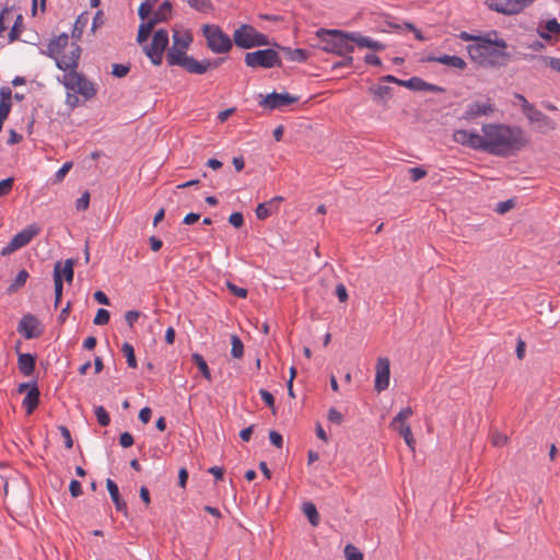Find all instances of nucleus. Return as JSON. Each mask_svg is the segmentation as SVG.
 Instances as JSON below:
<instances>
[{
  "mask_svg": "<svg viewBox=\"0 0 560 560\" xmlns=\"http://www.w3.org/2000/svg\"><path fill=\"white\" fill-rule=\"evenodd\" d=\"M485 137L483 152L506 156L520 147V131L504 125L487 124L482 126Z\"/></svg>",
  "mask_w": 560,
  "mask_h": 560,
  "instance_id": "nucleus-1",
  "label": "nucleus"
},
{
  "mask_svg": "<svg viewBox=\"0 0 560 560\" xmlns=\"http://www.w3.org/2000/svg\"><path fill=\"white\" fill-rule=\"evenodd\" d=\"M491 34L478 37L477 43L467 46L471 60L482 67L502 66L505 63L508 54L506 44L503 39H491Z\"/></svg>",
  "mask_w": 560,
  "mask_h": 560,
  "instance_id": "nucleus-2",
  "label": "nucleus"
},
{
  "mask_svg": "<svg viewBox=\"0 0 560 560\" xmlns=\"http://www.w3.org/2000/svg\"><path fill=\"white\" fill-rule=\"evenodd\" d=\"M79 61L78 52L70 56L68 62L61 60V65H59V70L63 71L61 82L67 90L90 100L96 95L97 90L92 81L88 80L83 73L77 71Z\"/></svg>",
  "mask_w": 560,
  "mask_h": 560,
  "instance_id": "nucleus-3",
  "label": "nucleus"
},
{
  "mask_svg": "<svg viewBox=\"0 0 560 560\" xmlns=\"http://www.w3.org/2000/svg\"><path fill=\"white\" fill-rule=\"evenodd\" d=\"M317 36L324 45L323 49L327 52L343 56L354 51L353 43L350 39L352 32L320 28Z\"/></svg>",
  "mask_w": 560,
  "mask_h": 560,
  "instance_id": "nucleus-4",
  "label": "nucleus"
},
{
  "mask_svg": "<svg viewBox=\"0 0 560 560\" xmlns=\"http://www.w3.org/2000/svg\"><path fill=\"white\" fill-rule=\"evenodd\" d=\"M69 46V36L67 33H61L59 36L54 37L49 40L47 45L46 55L54 59L57 68L59 69V65H61V60L68 62L70 56L75 55L78 52V59L81 57L82 49L78 45V43H71L69 50L66 49Z\"/></svg>",
  "mask_w": 560,
  "mask_h": 560,
  "instance_id": "nucleus-5",
  "label": "nucleus"
},
{
  "mask_svg": "<svg viewBox=\"0 0 560 560\" xmlns=\"http://www.w3.org/2000/svg\"><path fill=\"white\" fill-rule=\"evenodd\" d=\"M233 44L241 49H252L268 46L269 38L267 35L257 31L253 25L242 24L234 30Z\"/></svg>",
  "mask_w": 560,
  "mask_h": 560,
  "instance_id": "nucleus-6",
  "label": "nucleus"
},
{
  "mask_svg": "<svg viewBox=\"0 0 560 560\" xmlns=\"http://www.w3.org/2000/svg\"><path fill=\"white\" fill-rule=\"evenodd\" d=\"M202 35L206 38L207 47L217 55L228 54L233 47L231 38L223 30L214 24H205Z\"/></svg>",
  "mask_w": 560,
  "mask_h": 560,
  "instance_id": "nucleus-7",
  "label": "nucleus"
},
{
  "mask_svg": "<svg viewBox=\"0 0 560 560\" xmlns=\"http://www.w3.org/2000/svg\"><path fill=\"white\" fill-rule=\"evenodd\" d=\"M244 62L252 69H271L282 67L281 57L273 48H265L246 52L244 55Z\"/></svg>",
  "mask_w": 560,
  "mask_h": 560,
  "instance_id": "nucleus-8",
  "label": "nucleus"
},
{
  "mask_svg": "<svg viewBox=\"0 0 560 560\" xmlns=\"http://www.w3.org/2000/svg\"><path fill=\"white\" fill-rule=\"evenodd\" d=\"M167 45L168 32L164 28H160L153 34L152 42L149 45H145L143 50L154 66H160Z\"/></svg>",
  "mask_w": 560,
  "mask_h": 560,
  "instance_id": "nucleus-9",
  "label": "nucleus"
},
{
  "mask_svg": "<svg viewBox=\"0 0 560 560\" xmlns=\"http://www.w3.org/2000/svg\"><path fill=\"white\" fill-rule=\"evenodd\" d=\"M40 229L37 224L33 223L25 226L22 231L18 232L12 240L1 250L3 256L10 255L13 252L26 246L38 233Z\"/></svg>",
  "mask_w": 560,
  "mask_h": 560,
  "instance_id": "nucleus-10",
  "label": "nucleus"
},
{
  "mask_svg": "<svg viewBox=\"0 0 560 560\" xmlns=\"http://www.w3.org/2000/svg\"><path fill=\"white\" fill-rule=\"evenodd\" d=\"M190 43L191 36L189 34L182 36L180 34L175 33L173 35V45L166 54L167 65L171 67L178 66V62H173L175 57L179 59L188 58L189 56L186 54V50L188 49Z\"/></svg>",
  "mask_w": 560,
  "mask_h": 560,
  "instance_id": "nucleus-11",
  "label": "nucleus"
},
{
  "mask_svg": "<svg viewBox=\"0 0 560 560\" xmlns=\"http://www.w3.org/2000/svg\"><path fill=\"white\" fill-rule=\"evenodd\" d=\"M299 101V96H293L288 92L284 93H278L273 91L270 94H267L262 101L259 102V105H261L265 108H268L270 110L273 109H281L283 107H287L295 102Z\"/></svg>",
  "mask_w": 560,
  "mask_h": 560,
  "instance_id": "nucleus-12",
  "label": "nucleus"
},
{
  "mask_svg": "<svg viewBox=\"0 0 560 560\" xmlns=\"http://www.w3.org/2000/svg\"><path fill=\"white\" fill-rule=\"evenodd\" d=\"M453 139L456 143L468 147L474 150L483 151L485 137L479 135L477 131H468L465 129L456 130L453 135Z\"/></svg>",
  "mask_w": 560,
  "mask_h": 560,
  "instance_id": "nucleus-13",
  "label": "nucleus"
},
{
  "mask_svg": "<svg viewBox=\"0 0 560 560\" xmlns=\"http://www.w3.org/2000/svg\"><path fill=\"white\" fill-rule=\"evenodd\" d=\"M486 4L492 11L512 15L525 8V0H486Z\"/></svg>",
  "mask_w": 560,
  "mask_h": 560,
  "instance_id": "nucleus-14",
  "label": "nucleus"
},
{
  "mask_svg": "<svg viewBox=\"0 0 560 560\" xmlns=\"http://www.w3.org/2000/svg\"><path fill=\"white\" fill-rule=\"evenodd\" d=\"M390 363L387 358H378L375 366L374 388L377 393L384 392L389 386Z\"/></svg>",
  "mask_w": 560,
  "mask_h": 560,
  "instance_id": "nucleus-15",
  "label": "nucleus"
},
{
  "mask_svg": "<svg viewBox=\"0 0 560 560\" xmlns=\"http://www.w3.org/2000/svg\"><path fill=\"white\" fill-rule=\"evenodd\" d=\"M18 331L25 339H34L42 335L40 323L38 318L32 314L23 315L18 325Z\"/></svg>",
  "mask_w": 560,
  "mask_h": 560,
  "instance_id": "nucleus-16",
  "label": "nucleus"
},
{
  "mask_svg": "<svg viewBox=\"0 0 560 560\" xmlns=\"http://www.w3.org/2000/svg\"><path fill=\"white\" fill-rule=\"evenodd\" d=\"M493 112V106L489 101H474L469 103L462 116L465 120H472L481 116H487Z\"/></svg>",
  "mask_w": 560,
  "mask_h": 560,
  "instance_id": "nucleus-17",
  "label": "nucleus"
},
{
  "mask_svg": "<svg viewBox=\"0 0 560 560\" xmlns=\"http://www.w3.org/2000/svg\"><path fill=\"white\" fill-rule=\"evenodd\" d=\"M173 62H178V66L184 68L188 73L203 74L207 72L206 59L199 61L192 56L183 59L175 57Z\"/></svg>",
  "mask_w": 560,
  "mask_h": 560,
  "instance_id": "nucleus-18",
  "label": "nucleus"
},
{
  "mask_svg": "<svg viewBox=\"0 0 560 560\" xmlns=\"http://www.w3.org/2000/svg\"><path fill=\"white\" fill-rule=\"evenodd\" d=\"M351 42L360 48H369L373 51H382L386 46L372 37L362 35L360 32H352Z\"/></svg>",
  "mask_w": 560,
  "mask_h": 560,
  "instance_id": "nucleus-19",
  "label": "nucleus"
},
{
  "mask_svg": "<svg viewBox=\"0 0 560 560\" xmlns=\"http://www.w3.org/2000/svg\"><path fill=\"white\" fill-rule=\"evenodd\" d=\"M427 61L429 62H438V63H442V65H445V66H448V67H452V68H457V69H464L466 67V62L463 58L458 57V56H451V55H442V56H439V57H435V56H429L427 58Z\"/></svg>",
  "mask_w": 560,
  "mask_h": 560,
  "instance_id": "nucleus-20",
  "label": "nucleus"
},
{
  "mask_svg": "<svg viewBox=\"0 0 560 560\" xmlns=\"http://www.w3.org/2000/svg\"><path fill=\"white\" fill-rule=\"evenodd\" d=\"M106 488L109 492L110 499L113 503L115 504V508L119 512L127 513V504L126 502L120 498L118 486L116 482L112 479L106 480Z\"/></svg>",
  "mask_w": 560,
  "mask_h": 560,
  "instance_id": "nucleus-21",
  "label": "nucleus"
},
{
  "mask_svg": "<svg viewBox=\"0 0 560 560\" xmlns=\"http://www.w3.org/2000/svg\"><path fill=\"white\" fill-rule=\"evenodd\" d=\"M18 366L24 376H30L35 370V357L31 353H20L18 357Z\"/></svg>",
  "mask_w": 560,
  "mask_h": 560,
  "instance_id": "nucleus-22",
  "label": "nucleus"
},
{
  "mask_svg": "<svg viewBox=\"0 0 560 560\" xmlns=\"http://www.w3.org/2000/svg\"><path fill=\"white\" fill-rule=\"evenodd\" d=\"M89 22H90V14L86 11L79 14L78 18L75 19L73 28L71 32V36L75 40V43L81 39L82 34H83L85 27L88 26Z\"/></svg>",
  "mask_w": 560,
  "mask_h": 560,
  "instance_id": "nucleus-23",
  "label": "nucleus"
},
{
  "mask_svg": "<svg viewBox=\"0 0 560 560\" xmlns=\"http://www.w3.org/2000/svg\"><path fill=\"white\" fill-rule=\"evenodd\" d=\"M39 402V390L37 386H32V388L27 392L26 396L23 399V407L26 410L27 415H31Z\"/></svg>",
  "mask_w": 560,
  "mask_h": 560,
  "instance_id": "nucleus-24",
  "label": "nucleus"
},
{
  "mask_svg": "<svg viewBox=\"0 0 560 560\" xmlns=\"http://www.w3.org/2000/svg\"><path fill=\"white\" fill-rule=\"evenodd\" d=\"M527 120L540 122L542 127L552 129L553 122L539 110L535 109L533 105L527 102Z\"/></svg>",
  "mask_w": 560,
  "mask_h": 560,
  "instance_id": "nucleus-25",
  "label": "nucleus"
},
{
  "mask_svg": "<svg viewBox=\"0 0 560 560\" xmlns=\"http://www.w3.org/2000/svg\"><path fill=\"white\" fill-rule=\"evenodd\" d=\"M413 410L411 407L401 408L400 411L390 421V428L395 431L401 429V427H410L406 423V420L411 417Z\"/></svg>",
  "mask_w": 560,
  "mask_h": 560,
  "instance_id": "nucleus-26",
  "label": "nucleus"
},
{
  "mask_svg": "<svg viewBox=\"0 0 560 560\" xmlns=\"http://www.w3.org/2000/svg\"><path fill=\"white\" fill-rule=\"evenodd\" d=\"M290 61L304 62L308 58V51L302 48H290L284 46H278Z\"/></svg>",
  "mask_w": 560,
  "mask_h": 560,
  "instance_id": "nucleus-27",
  "label": "nucleus"
},
{
  "mask_svg": "<svg viewBox=\"0 0 560 560\" xmlns=\"http://www.w3.org/2000/svg\"><path fill=\"white\" fill-rule=\"evenodd\" d=\"M54 284H55V306L57 307L62 296V279L60 276V261L54 268Z\"/></svg>",
  "mask_w": 560,
  "mask_h": 560,
  "instance_id": "nucleus-28",
  "label": "nucleus"
},
{
  "mask_svg": "<svg viewBox=\"0 0 560 560\" xmlns=\"http://www.w3.org/2000/svg\"><path fill=\"white\" fill-rule=\"evenodd\" d=\"M158 23H159V19L158 20H149L148 22H142L139 25L138 35H137V42L139 44H141L144 40H147V38L149 37L152 28Z\"/></svg>",
  "mask_w": 560,
  "mask_h": 560,
  "instance_id": "nucleus-29",
  "label": "nucleus"
},
{
  "mask_svg": "<svg viewBox=\"0 0 560 560\" xmlns=\"http://www.w3.org/2000/svg\"><path fill=\"white\" fill-rule=\"evenodd\" d=\"M302 511L313 526L318 525L319 514H318L317 509L314 503L304 502L302 505Z\"/></svg>",
  "mask_w": 560,
  "mask_h": 560,
  "instance_id": "nucleus-30",
  "label": "nucleus"
},
{
  "mask_svg": "<svg viewBox=\"0 0 560 560\" xmlns=\"http://www.w3.org/2000/svg\"><path fill=\"white\" fill-rule=\"evenodd\" d=\"M191 360L196 364V366L199 369L201 375L206 380L211 381V372H210V369H209L206 360L203 359V357L199 353H192Z\"/></svg>",
  "mask_w": 560,
  "mask_h": 560,
  "instance_id": "nucleus-31",
  "label": "nucleus"
},
{
  "mask_svg": "<svg viewBox=\"0 0 560 560\" xmlns=\"http://www.w3.org/2000/svg\"><path fill=\"white\" fill-rule=\"evenodd\" d=\"M172 11V3L168 0H165L159 9L153 13L150 20H158L159 23L164 22L168 19Z\"/></svg>",
  "mask_w": 560,
  "mask_h": 560,
  "instance_id": "nucleus-32",
  "label": "nucleus"
},
{
  "mask_svg": "<svg viewBox=\"0 0 560 560\" xmlns=\"http://www.w3.org/2000/svg\"><path fill=\"white\" fill-rule=\"evenodd\" d=\"M28 277H30V275L25 269L20 270L18 272L15 279L8 287V292L13 293V292L18 291L20 288H22L26 283Z\"/></svg>",
  "mask_w": 560,
  "mask_h": 560,
  "instance_id": "nucleus-33",
  "label": "nucleus"
},
{
  "mask_svg": "<svg viewBox=\"0 0 560 560\" xmlns=\"http://www.w3.org/2000/svg\"><path fill=\"white\" fill-rule=\"evenodd\" d=\"M121 351L127 359L128 366L131 369H136L137 368V359L135 355L133 346L126 341L121 346Z\"/></svg>",
  "mask_w": 560,
  "mask_h": 560,
  "instance_id": "nucleus-34",
  "label": "nucleus"
},
{
  "mask_svg": "<svg viewBox=\"0 0 560 560\" xmlns=\"http://www.w3.org/2000/svg\"><path fill=\"white\" fill-rule=\"evenodd\" d=\"M375 98L388 100L390 97L392 88L388 85L378 84L370 89Z\"/></svg>",
  "mask_w": 560,
  "mask_h": 560,
  "instance_id": "nucleus-35",
  "label": "nucleus"
},
{
  "mask_svg": "<svg viewBox=\"0 0 560 560\" xmlns=\"http://www.w3.org/2000/svg\"><path fill=\"white\" fill-rule=\"evenodd\" d=\"M231 345H232V349H231L232 357L235 359L242 358L244 354V346H243V342L240 339V337L236 335H232Z\"/></svg>",
  "mask_w": 560,
  "mask_h": 560,
  "instance_id": "nucleus-36",
  "label": "nucleus"
},
{
  "mask_svg": "<svg viewBox=\"0 0 560 560\" xmlns=\"http://www.w3.org/2000/svg\"><path fill=\"white\" fill-rule=\"evenodd\" d=\"M94 415L100 425L107 427L110 423V417L103 406H95Z\"/></svg>",
  "mask_w": 560,
  "mask_h": 560,
  "instance_id": "nucleus-37",
  "label": "nucleus"
},
{
  "mask_svg": "<svg viewBox=\"0 0 560 560\" xmlns=\"http://www.w3.org/2000/svg\"><path fill=\"white\" fill-rule=\"evenodd\" d=\"M60 276L63 277L66 281L71 282L73 279V260L67 259L63 266L60 264Z\"/></svg>",
  "mask_w": 560,
  "mask_h": 560,
  "instance_id": "nucleus-38",
  "label": "nucleus"
},
{
  "mask_svg": "<svg viewBox=\"0 0 560 560\" xmlns=\"http://www.w3.org/2000/svg\"><path fill=\"white\" fill-rule=\"evenodd\" d=\"M422 84H423V80L418 77H412L408 80H402L401 82H399L400 86L408 88L412 91H421Z\"/></svg>",
  "mask_w": 560,
  "mask_h": 560,
  "instance_id": "nucleus-39",
  "label": "nucleus"
},
{
  "mask_svg": "<svg viewBox=\"0 0 560 560\" xmlns=\"http://www.w3.org/2000/svg\"><path fill=\"white\" fill-rule=\"evenodd\" d=\"M272 211L273 210L268 202H261L257 206L255 213L257 219L266 220L268 217L271 215Z\"/></svg>",
  "mask_w": 560,
  "mask_h": 560,
  "instance_id": "nucleus-40",
  "label": "nucleus"
},
{
  "mask_svg": "<svg viewBox=\"0 0 560 560\" xmlns=\"http://www.w3.org/2000/svg\"><path fill=\"white\" fill-rule=\"evenodd\" d=\"M188 4L199 12H208L212 9L210 0H187Z\"/></svg>",
  "mask_w": 560,
  "mask_h": 560,
  "instance_id": "nucleus-41",
  "label": "nucleus"
},
{
  "mask_svg": "<svg viewBox=\"0 0 560 560\" xmlns=\"http://www.w3.org/2000/svg\"><path fill=\"white\" fill-rule=\"evenodd\" d=\"M545 30L546 32H550L552 37L555 39L560 37V23L557 21V19H551L545 23Z\"/></svg>",
  "mask_w": 560,
  "mask_h": 560,
  "instance_id": "nucleus-42",
  "label": "nucleus"
},
{
  "mask_svg": "<svg viewBox=\"0 0 560 560\" xmlns=\"http://www.w3.org/2000/svg\"><path fill=\"white\" fill-rule=\"evenodd\" d=\"M345 556L347 560H363L362 552L351 544L346 546Z\"/></svg>",
  "mask_w": 560,
  "mask_h": 560,
  "instance_id": "nucleus-43",
  "label": "nucleus"
},
{
  "mask_svg": "<svg viewBox=\"0 0 560 560\" xmlns=\"http://www.w3.org/2000/svg\"><path fill=\"white\" fill-rule=\"evenodd\" d=\"M110 314L105 308H98L96 315L93 319V323L97 326L106 325L109 322Z\"/></svg>",
  "mask_w": 560,
  "mask_h": 560,
  "instance_id": "nucleus-44",
  "label": "nucleus"
},
{
  "mask_svg": "<svg viewBox=\"0 0 560 560\" xmlns=\"http://www.w3.org/2000/svg\"><path fill=\"white\" fill-rule=\"evenodd\" d=\"M130 71V65H124V63H114L112 69V74L116 78H124L126 77Z\"/></svg>",
  "mask_w": 560,
  "mask_h": 560,
  "instance_id": "nucleus-45",
  "label": "nucleus"
},
{
  "mask_svg": "<svg viewBox=\"0 0 560 560\" xmlns=\"http://www.w3.org/2000/svg\"><path fill=\"white\" fill-rule=\"evenodd\" d=\"M397 432L404 438L406 444L410 448H413L415 439H413V435L411 432V428L410 427H401V429L397 430Z\"/></svg>",
  "mask_w": 560,
  "mask_h": 560,
  "instance_id": "nucleus-46",
  "label": "nucleus"
},
{
  "mask_svg": "<svg viewBox=\"0 0 560 560\" xmlns=\"http://www.w3.org/2000/svg\"><path fill=\"white\" fill-rule=\"evenodd\" d=\"M226 288L229 289V291L231 293H233L235 296H237L240 299H245L248 294V291L245 288L237 287L236 284H234L231 281L226 282Z\"/></svg>",
  "mask_w": 560,
  "mask_h": 560,
  "instance_id": "nucleus-47",
  "label": "nucleus"
},
{
  "mask_svg": "<svg viewBox=\"0 0 560 560\" xmlns=\"http://www.w3.org/2000/svg\"><path fill=\"white\" fill-rule=\"evenodd\" d=\"M22 15L19 14L14 21V24L13 26L11 27V31L9 33V42H14L15 39H18L19 35H20V30L19 27L22 25Z\"/></svg>",
  "mask_w": 560,
  "mask_h": 560,
  "instance_id": "nucleus-48",
  "label": "nucleus"
},
{
  "mask_svg": "<svg viewBox=\"0 0 560 560\" xmlns=\"http://www.w3.org/2000/svg\"><path fill=\"white\" fill-rule=\"evenodd\" d=\"M327 418L328 420L331 422V423H335V424H341L342 421H343V416L340 411H338L336 408L331 407L329 408L328 410V415H327Z\"/></svg>",
  "mask_w": 560,
  "mask_h": 560,
  "instance_id": "nucleus-49",
  "label": "nucleus"
},
{
  "mask_svg": "<svg viewBox=\"0 0 560 560\" xmlns=\"http://www.w3.org/2000/svg\"><path fill=\"white\" fill-rule=\"evenodd\" d=\"M515 206L514 199H508L501 202H498L495 206V211L500 214H503L511 210Z\"/></svg>",
  "mask_w": 560,
  "mask_h": 560,
  "instance_id": "nucleus-50",
  "label": "nucleus"
},
{
  "mask_svg": "<svg viewBox=\"0 0 560 560\" xmlns=\"http://www.w3.org/2000/svg\"><path fill=\"white\" fill-rule=\"evenodd\" d=\"M11 107L12 104L0 102V132L2 131L4 120L10 114Z\"/></svg>",
  "mask_w": 560,
  "mask_h": 560,
  "instance_id": "nucleus-51",
  "label": "nucleus"
},
{
  "mask_svg": "<svg viewBox=\"0 0 560 560\" xmlns=\"http://www.w3.org/2000/svg\"><path fill=\"white\" fill-rule=\"evenodd\" d=\"M59 431H60L61 436L63 438L65 446L67 448H71L73 446V440L71 438V433H70L69 429L65 425H60Z\"/></svg>",
  "mask_w": 560,
  "mask_h": 560,
  "instance_id": "nucleus-52",
  "label": "nucleus"
},
{
  "mask_svg": "<svg viewBox=\"0 0 560 560\" xmlns=\"http://www.w3.org/2000/svg\"><path fill=\"white\" fill-rule=\"evenodd\" d=\"M89 203H90V194L88 191H85L78 200H77V203H75V208L78 211H84L88 209L89 207Z\"/></svg>",
  "mask_w": 560,
  "mask_h": 560,
  "instance_id": "nucleus-53",
  "label": "nucleus"
},
{
  "mask_svg": "<svg viewBox=\"0 0 560 560\" xmlns=\"http://www.w3.org/2000/svg\"><path fill=\"white\" fill-rule=\"evenodd\" d=\"M259 396L268 407H270V408L275 407V397L270 392H268L267 389L260 388Z\"/></svg>",
  "mask_w": 560,
  "mask_h": 560,
  "instance_id": "nucleus-54",
  "label": "nucleus"
},
{
  "mask_svg": "<svg viewBox=\"0 0 560 560\" xmlns=\"http://www.w3.org/2000/svg\"><path fill=\"white\" fill-rule=\"evenodd\" d=\"M229 223L231 225H233L234 228H236V229L243 226V224H244V217H243V214L241 212H233L229 217Z\"/></svg>",
  "mask_w": 560,
  "mask_h": 560,
  "instance_id": "nucleus-55",
  "label": "nucleus"
},
{
  "mask_svg": "<svg viewBox=\"0 0 560 560\" xmlns=\"http://www.w3.org/2000/svg\"><path fill=\"white\" fill-rule=\"evenodd\" d=\"M409 175L412 182H418L427 175V171L422 167H411L409 168Z\"/></svg>",
  "mask_w": 560,
  "mask_h": 560,
  "instance_id": "nucleus-56",
  "label": "nucleus"
},
{
  "mask_svg": "<svg viewBox=\"0 0 560 560\" xmlns=\"http://www.w3.org/2000/svg\"><path fill=\"white\" fill-rule=\"evenodd\" d=\"M72 162H66L56 172L55 179L56 182H61L67 173L71 170Z\"/></svg>",
  "mask_w": 560,
  "mask_h": 560,
  "instance_id": "nucleus-57",
  "label": "nucleus"
},
{
  "mask_svg": "<svg viewBox=\"0 0 560 560\" xmlns=\"http://www.w3.org/2000/svg\"><path fill=\"white\" fill-rule=\"evenodd\" d=\"M151 11H152V4L149 3L148 1H144L140 4V7L138 9V14L141 20H145L150 15Z\"/></svg>",
  "mask_w": 560,
  "mask_h": 560,
  "instance_id": "nucleus-58",
  "label": "nucleus"
},
{
  "mask_svg": "<svg viewBox=\"0 0 560 560\" xmlns=\"http://www.w3.org/2000/svg\"><path fill=\"white\" fill-rule=\"evenodd\" d=\"M269 440H270V443L272 445H275L276 447H278V448L282 447L283 438H282V435L279 432H277L275 430H271L269 432Z\"/></svg>",
  "mask_w": 560,
  "mask_h": 560,
  "instance_id": "nucleus-59",
  "label": "nucleus"
},
{
  "mask_svg": "<svg viewBox=\"0 0 560 560\" xmlns=\"http://www.w3.org/2000/svg\"><path fill=\"white\" fill-rule=\"evenodd\" d=\"M69 491L73 498L80 497L82 494L81 482L75 479L71 480L69 485Z\"/></svg>",
  "mask_w": 560,
  "mask_h": 560,
  "instance_id": "nucleus-60",
  "label": "nucleus"
},
{
  "mask_svg": "<svg viewBox=\"0 0 560 560\" xmlns=\"http://www.w3.org/2000/svg\"><path fill=\"white\" fill-rule=\"evenodd\" d=\"M13 185V178L8 177L0 180V197L10 192Z\"/></svg>",
  "mask_w": 560,
  "mask_h": 560,
  "instance_id": "nucleus-61",
  "label": "nucleus"
},
{
  "mask_svg": "<svg viewBox=\"0 0 560 560\" xmlns=\"http://www.w3.org/2000/svg\"><path fill=\"white\" fill-rule=\"evenodd\" d=\"M139 317H140L139 311L132 310V311L126 312V314H125V319L130 328L133 327V324L138 320Z\"/></svg>",
  "mask_w": 560,
  "mask_h": 560,
  "instance_id": "nucleus-62",
  "label": "nucleus"
},
{
  "mask_svg": "<svg viewBox=\"0 0 560 560\" xmlns=\"http://www.w3.org/2000/svg\"><path fill=\"white\" fill-rule=\"evenodd\" d=\"M133 442V436L129 432H124L119 436V443L125 448L131 446Z\"/></svg>",
  "mask_w": 560,
  "mask_h": 560,
  "instance_id": "nucleus-63",
  "label": "nucleus"
},
{
  "mask_svg": "<svg viewBox=\"0 0 560 560\" xmlns=\"http://www.w3.org/2000/svg\"><path fill=\"white\" fill-rule=\"evenodd\" d=\"M11 98H12L11 89L9 86H2L0 89V102L12 104Z\"/></svg>",
  "mask_w": 560,
  "mask_h": 560,
  "instance_id": "nucleus-64",
  "label": "nucleus"
}]
</instances>
